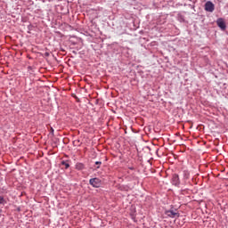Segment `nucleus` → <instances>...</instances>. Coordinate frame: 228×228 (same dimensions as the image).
I'll list each match as a JSON object with an SVG mask.
<instances>
[{
	"label": "nucleus",
	"mask_w": 228,
	"mask_h": 228,
	"mask_svg": "<svg viewBox=\"0 0 228 228\" xmlns=\"http://www.w3.org/2000/svg\"><path fill=\"white\" fill-rule=\"evenodd\" d=\"M166 215L168 216L170 218H175V216H177V213H175L174 210L166 211Z\"/></svg>",
	"instance_id": "nucleus-5"
},
{
	"label": "nucleus",
	"mask_w": 228,
	"mask_h": 228,
	"mask_svg": "<svg viewBox=\"0 0 228 228\" xmlns=\"http://www.w3.org/2000/svg\"><path fill=\"white\" fill-rule=\"evenodd\" d=\"M61 165L65 166V168H69L70 167V165L69 164V161H61Z\"/></svg>",
	"instance_id": "nucleus-7"
},
{
	"label": "nucleus",
	"mask_w": 228,
	"mask_h": 228,
	"mask_svg": "<svg viewBox=\"0 0 228 228\" xmlns=\"http://www.w3.org/2000/svg\"><path fill=\"white\" fill-rule=\"evenodd\" d=\"M76 169L77 170H85V164H83V163H77Z\"/></svg>",
	"instance_id": "nucleus-6"
},
{
	"label": "nucleus",
	"mask_w": 228,
	"mask_h": 228,
	"mask_svg": "<svg viewBox=\"0 0 228 228\" xmlns=\"http://www.w3.org/2000/svg\"><path fill=\"white\" fill-rule=\"evenodd\" d=\"M205 10L206 12H215V4H213V2L208 1L205 4Z\"/></svg>",
	"instance_id": "nucleus-2"
},
{
	"label": "nucleus",
	"mask_w": 228,
	"mask_h": 228,
	"mask_svg": "<svg viewBox=\"0 0 228 228\" xmlns=\"http://www.w3.org/2000/svg\"><path fill=\"white\" fill-rule=\"evenodd\" d=\"M4 203H5L4 198L0 197V204L4 205Z\"/></svg>",
	"instance_id": "nucleus-8"
},
{
	"label": "nucleus",
	"mask_w": 228,
	"mask_h": 228,
	"mask_svg": "<svg viewBox=\"0 0 228 228\" xmlns=\"http://www.w3.org/2000/svg\"><path fill=\"white\" fill-rule=\"evenodd\" d=\"M181 181L179 180V175H174L172 178V183L175 186H179Z\"/></svg>",
	"instance_id": "nucleus-3"
},
{
	"label": "nucleus",
	"mask_w": 228,
	"mask_h": 228,
	"mask_svg": "<svg viewBox=\"0 0 228 228\" xmlns=\"http://www.w3.org/2000/svg\"><path fill=\"white\" fill-rule=\"evenodd\" d=\"M51 132H52V133H54V129H53V127L51 128Z\"/></svg>",
	"instance_id": "nucleus-10"
},
{
	"label": "nucleus",
	"mask_w": 228,
	"mask_h": 228,
	"mask_svg": "<svg viewBox=\"0 0 228 228\" xmlns=\"http://www.w3.org/2000/svg\"><path fill=\"white\" fill-rule=\"evenodd\" d=\"M89 183L94 188H101V185L102 184V183L101 182V179H99V178H92V179H90L89 180Z\"/></svg>",
	"instance_id": "nucleus-1"
},
{
	"label": "nucleus",
	"mask_w": 228,
	"mask_h": 228,
	"mask_svg": "<svg viewBox=\"0 0 228 228\" xmlns=\"http://www.w3.org/2000/svg\"><path fill=\"white\" fill-rule=\"evenodd\" d=\"M216 22H217L218 28H220L223 30L225 29V28H226L225 21H224L223 19H218Z\"/></svg>",
	"instance_id": "nucleus-4"
},
{
	"label": "nucleus",
	"mask_w": 228,
	"mask_h": 228,
	"mask_svg": "<svg viewBox=\"0 0 228 228\" xmlns=\"http://www.w3.org/2000/svg\"><path fill=\"white\" fill-rule=\"evenodd\" d=\"M102 164V162L101 161H96L95 162V165H97V167H96V168H100V165Z\"/></svg>",
	"instance_id": "nucleus-9"
}]
</instances>
